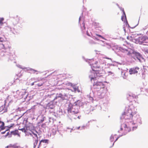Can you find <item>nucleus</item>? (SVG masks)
Segmentation results:
<instances>
[{
  "mask_svg": "<svg viewBox=\"0 0 148 148\" xmlns=\"http://www.w3.org/2000/svg\"><path fill=\"white\" fill-rule=\"evenodd\" d=\"M11 133L12 134L14 135H18V136H20L19 134H18V132L17 130H15V131L11 132Z\"/></svg>",
  "mask_w": 148,
  "mask_h": 148,
  "instance_id": "nucleus-16",
  "label": "nucleus"
},
{
  "mask_svg": "<svg viewBox=\"0 0 148 148\" xmlns=\"http://www.w3.org/2000/svg\"><path fill=\"white\" fill-rule=\"evenodd\" d=\"M140 71L139 68L135 67L129 69V72L130 75L137 74Z\"/></svg>",
  "mask_w": 148,
  "mask_h": 148,
  "instance_id": "nucleus-9",
  "label": "nucleus"
},
{
  "mask_svg": "<svg viewBox=\"0 0 148 148\" xmlns=\"http://www.w3.org/2000/svg\"><path fill=\"white\" fill-rule=\"evenodd\" d=\"M93 86L95 88L97 89L103 88L105 86L102 82H94Z\"/></svg>",
  "mask_w": 148,
  "mask_h": 148,
  "instance_id": "nucleus-7",
  "label": "nucleus"
},
{
  "mask_svg": "<svg viewBox=\"0 0 148 148\" xmlns=\"http://www.w3.org/2000/svg\"><path fill=\"white\" fill-rule=\"evenodd\" d=\"M14 148H19V147H14Z\"/></svg>",
  "mask_w": 148,
  "mask_h": 148,
  "instance_id": "nucleus-37",
  "label": "nucleus"
},
{
  "mask_svg": "<svg viewBox=\"0 0 148 148\" xmlns=\"http://www.w3.org/2000/svg\"><path fill=\"white\" fill-rule=\"evenodd\" d=\"M72 115V116H71V117L73 118V119H76V117L75 116V114H71Z\"/></svg>",
  "mask_w": 148,
  "mask_h": 148,
  "instance_id": "nucleus-25",
  "label": "nucleus"
},
{
  "mask_svg": "<svg viewBox=\"0 0 148 148\" xmlns=\"http://www.w3.org/2000/svg\"><path fill=\"white\" fill-rule=\"evenodd\" d=\"M131 53L130 52H128V53H127V54L128 55H130V54H131Z\"/></svg>",
  "mask_w": 148,
  "mask_h": 148,
  "instance_id": "nucleus-32",
  "label": "nucleus"
},
{
  "mask_svg": "<svg viewBox=\"0 0 148 148\" xmlns=\"http://www.w3.org/2000/svg\"><path fill=\"white\" fill-rule=\"evenodd\" d=\"M19 130L25 133L26 136L34 138L37 137L38 133L35 130H31L28 127H25L23 128L19 129Z\"/></svg>",
  "mask_w": 148,
  "mask_h": 148,
  "instance_id": "nucleus-4",
  "label": "nucleus"
},
{
  "mask_svg": "<svg viewBox=\"0 0 148 148\" xmlns=\"http://www.w3.org/2000/svg\"><path fill=\"white\" fill-rule=\"evenodd\" d=\"M125 51H127V50H126V49H125Z\"/></svg>",
  "mask_w": 148,
  "mask_h": 148,
  "instance_id": "nucleus-40",
  "label": "nucleus"
},
{
  "mask_svg": "<svg viewBox=\"0 0 148 148\" xmlns=\"http://www.w3.org/2000/svg\"><path fill=\"white\" fill-rule=\"evenodd\" d=\"M4 20V18H0V23L1 24V25H2V24H3V21Z\"/></svg>",
  "mask_w": 148,
  "mask_h": 148,
  "instance_id": "nucleus-23",
  "label": "nucleus"
},
{
  "mask_svg": "<svg viewBox=\"0 0 148 148\" xmlns=\"http://www.w3.org/2000/svg\"><path fill=\"white\" fill-rule=\"evenodd\" d=\"M68 111L69 113V115H71V114H76V113H75V110L74 108H71V107H69V106L68 108Z\"/></svg>",
  "mask_w": 148,
  "mask_h": 148,
  "instance_id": "nucleus-10",
  "label": "nucleus"
},
{
  "mask_svg": "<svg viewBox=\"0 0 148 148\" xmlns=\"http://www.w3.org/2000/svg\"><path fill=\"white\" fill-rule=\"evenodd\" d=\"M92 70L93 72L89 76L91 81L92 80H96L98 77H102L103 71L101 68L99 66L95 67L94 66Z\"/></svg>",
  "mask_w": 148,
  "mask_h": 148,
  "instance_id": "nucleus-3",
  "label": "nucleus"
},
{
  "mask_svg": "<svg viewBox=\"0 0 148 148\" xmlns=\"http://www.w3.org/2000/svg\"><path fill=\"white\" fill-rule=\"evenodd\" d=\"M136 110L132 105L127 106H126L124 112L122 114L121 118L125 120L126 123H130V125H140L142 124V121L139 115L137 114Z\"/></svg>",
  "mask_w": 148,
  "mask_h": 148,
  "instance_id": "nucleus-1",
  "label": "nucleus"
},
{
  "mask_svg": "<svg viewBox=\"0 0 148 148\" xmlns=\"http://www.w3.org/2000/svg\"><path fill=\"white\" fill-rule=\"evenodd\" d=\"M33 138L35 139V140H34V148H35V147H36L37 145L38 144V136H37V137H35L34 138Z\"/></svg>",
  "mask_w": 148,
  "mask_h": 148,
  "instance_id": "nucleus-14",
  "label": "nucleus"
},
{
  "mask_svg": "<svg viewBox=\"0 0 148 148\" xmlns=\"http://www.w3.org/2000/svg\"><path fill=\"white\" fill-rule=\"evenodd\" d=\"M72 130V129H71V131H70V132H71V130Z\"/></svg>",
  "mask_w": 148,
  "mask_h": 148,
  "instance_id": "nucleus-42",
  "label": "nucleus"
},
{
  "mask_svg": "<svg viewBox=\"0 0 148 148\" xmlns=\"http://www.w3.org/2000/svg\"><path fill=\"white\" fill-rule=\"evenodd\" d=\"M69 106V107H71V108H73L75 109V113H78V106L77 105V102H70Z\"/></svg>",
  "mask_w": 148,
  "mask_h": 148,
  "instance_id": "nucleus-8",
  "label": "nucleus"
},
{
  "mask_svg": "<svg viewBox=\"0 0 148 148\" xmlns=\"http://www.w3.org/2000/svg\"><path fill=\"white\" fill-rule=\"evenodd\" d=\"M82 25H83V29H85V24L84 23H82Z\"/></svg>",
  "mask_w": 148,
  "mask_h": 148,
  "instance_id": "nucleus-29",
  "label": "nucleus"
},
{
  "mask_svg": "<svg viewBox=\"0 0 148 148\" xmlns=\"http://www.w3.org/2000/svg\"><path fill=\"white\" fill-rule=\"evenodd\" d=\"M26 92L25 90H22L19 92V95L21 98L23 97V96L26 94Z\"/></svg>",
  "mask_w": 148,
  "mask_h": 148,
  "instance_id": "nucleus-13",
  "label": "nucleus"
},
{
  "mask_svg": "<svg viewBox=\"0 0 148 148\" xmlns=\"http://www.w3.org/2000/svg\"><path fill=\"white\" fill-rule=\"evenodd\" d=\"M136 42L137 43L139 44H142L144 43H148V37L144 36L139 37L136 39Z\"/></svg>",
  "mask_w": 148,
  "mask_h": 148,
  "instance_id": "nucleus-5",
  "label": "nucleus"
},
{
  "mask_svg": "<svg viewBox=\"0 0 148 148\" xmlns=\"http://www.w3.org/2000/svg\"><path fill=\"white\" fill-rule=\"evenodd\" d=\"M87 35H88V36H90L89 35V34L88 33V32H87Z\"/></svg>",
  "mask_w": 148,
  "mask_h": 148,
  "instance_id": "nucleus-35",
  "label": "nucleus"
},
{
  "mask_svg": "<svg viewBox=\"0 0 148 148\" xmlns=\"http://www.w3.org/2000/svg\"><path fill=\"white\" fill-rule=\"evenodd\" d=\"M89 42L90 43H93L94 42L93 40H90L89 41Z\"/></svg>",
  "mask_w": 148,
  "mask_h": 148,
  "instance_id": "nucleus-28",
  "label": "nucleus"
},
{
  "mask_svg": "<svg viewBox=\"0 0 148 148\" xmlns=\"http://www.w3.org/2000/svg\"><path fill=\"white\" fill-rule=\"evenodd\" d=\"M67 96L66 95H63L61 94H59L58 96H57L56 97L54 98L53 101L55 100H57L56 101H62L64 99H67Z\"/></svg>",
  "mask_w": 148,
  "mask_h": 148,
  "instance_id": "nucleus-6",
  "label": "nucleus"
},
{
  "mask_svg": "<svg viewBox=\"0 0 148 148\" xmlns=\"http://www.w3.org/2000/svg\"><path fill=\"white\" fill-rule=\"evenodd\" d=\"M9 43L8 41H6L4 44L2 45L3 47L2 48L4 49H6L8 48H10L9 46Z\"/></svg>",
  "mask_w": 148,
  "mask_h": 148,
  "instance_id": "nucleus-11",
  "label": "nucleus"
},
{
  "mask_svg": "<svg viewBox=\"0 0 148 148\" xmlns=\"http://www.w3.org/2000/svg\"><path fill=\"white\" fill-rule=\"evenodd\" d=\"M48 141V140H46V139L42 140L40 141V143H39V145H40V144H41V143H47Z\"/></svg>",
  "mask_w": 148,
  "mask_h": 148,
  "instance_id": "nucleus-18",
  "label": "nucleus"
},
{
  "mask_svg": "<svg viewBox=\"0 0 148 148\" xmlns=\"http://www.w3.org/2000/svg\"><path fill=\"white\" fill-rule=\"evenodd\" d=\"M121 19L123 21H125V20L126 19V16H121Z\"/></svg>",
  "mask_w": 148,
  "mask_h": 148,
  "instance_id": "nucleus-21",
  "label": "nucleus"
},
{
  "mask_svg": "<svg viewBox=\"0 0 148 148\" xmlns=\"http://www.w3.org/2000/svg\"><path fill=\"white\" fill-rule=\"evenodd\" d=\"M80 128V127H76L75 128L77 129V130H78L79 129V128Z\"/></svg>",
  "mask_w": 148,
  "mask_h": 148,
  "instance_id": "nucleus-31",
  "label": "nucleus"
},
{
  "mask_svg": "<svg viewBox=\"0 0 148 148\" xmlns=\"http://www.w3.org/2000/svg\"><path fill=\"white\" fill-rule=\"evenodd\" d=\"M44 84V82H42V83H38L37 84V85L38 86H42V85L43 84Z\"/></svg>",
  "mask_w": 148,
  "mask_h": 148,
  "instance_id": "nucleus-27",
  "label": "nucleus"
},
{
  "mask_svg": "<svg viewBox=\"0 0 148 148\" xmlns=\"http://www.w3.org/2000/svg\"><path fill=\"white\" fill-rule=\"evenodd\" d=\"M5 132H6V131H5V132H2V134H4L5 133Z\"/></svg>",
  "mask_w": 148,
  "mask_h": 148,
  "instance_id": "nucleus-36",
  "label": "nucleus"
},
{
  "mask_svg": "<svg viewBox=\"0 0 148 148\" xmlns=\"http://www.w3.org/2000/svg\"><path fill=\"white\" fill-rule=\"evenodd\" d=\"M34 85V83H33L32 84V85Z\"/></svg>",
  "mask_w": 148,
  "mask_h": 148,
  "instance_id": "nucleus-39",
  "label": "nucleus"
},
{
  "mask_svg": "<svg viewBox=\"0 0 148 148\" xmlns=\"http://www.w3.org/2000/svg\"><path fill=\"white\" fill-rule=\"evenodd\" d=\"M96 35L97 36H99V37H100L101 38H102L103 39H105V38L102 36L101 35L98 34H96Z\"/></svg>",
  "mask_w": 148,
  "mask_h": 148,
  "instance_id": "nucleus-24",
  "label": "nucleus"
},
{
  "mask_svg": "<svg viewBox=\"0 0 148 148\" xmlns=\"http://www.w3.org/2000/svg\"><path fill=\"white\" fill-rule=\"evenodd\" d=\"M4 41V38L2 37H0V42H3Z\"/></svg>",
  "mask_w": 148,
  "mask_h": 148,
  "instance_id": "nucleus-26",
  "label": "nucleus"
},
{
  "mask_svg": "<svg viewBox=\"0 0 148 148\" xmlns=\"http://www.w3.org/2000/svg\"><path fill=\"white\" fill-rule=\"evenodd\" d=\"M81 116H78V117H77V118L79 119H80V117Z\"/></svg>",
  "mask_w": 148,
  "mask_h": 148,
  "instance_id": "nucleus-34",
  "label": "nucleus"
},
{
  "mask_svg": "<svg viewBox=\"0 0 148 148\" xmlns=\"http://www.w3.org/2000/svg\"><path fill=\"white\" fill-rule=\"evenodd\" d=\"M85 127V126H83L81 127V130L84 129V128Z\"/></svg>",
  "mask_w": 148,
  "mask_h": 148,
  "instance_id": "nucleus-30",
  "label": "nucleus"
},
{
  "mask_svg": "<svg viewBox=\"0 0 148 148\" xmlns=\"http://www.w3.org/2000/svg\"><path fill=\"white\" fill-rule=\"evenodd\" d=\"M67 129H69V128H67Z\"/></svg>",
  "mask_w": 148,
  "mask_h": 148,
  "instance_id": "nucleus-45",
  "label": "nucleus"
},
{
  "mask_svg": "<svg viewBox=\"0 0 148 148\" xmlns=\"http://www.w3.org/2000/svg\"><path fill=\"white\" fill-rule=\"evenodd\" d=\"M119 138V137H117L116 139L115 140V141L114 142H116L118 139V138Z\"/></svg>",
  "mask_w": 148,
  "mask_h": 148,
  "instance_id": "nucleus-33",
  "label": "nucleus"
},
{
  "mask_svg": "<svg viewBox=\"0 0 148 148\" xmlns=\"http://www.w3.org/2000/svg\"><path fill=\"white\" fill-rule=\"evenodd\" d=\"M114 136H115V135H112L111 136L110 140L111 142H112L113 140Z\"/></svg>",
  "mask_w": 148,
  "mask_h": 148,
  "instance_id": "nucleus-22",
  "label": "nucleus"
},
{
  "mask_svg": "<svg viewBox=\"0 0 148 148\" xmlns=\"http://www.w3.org/2000/svg\"><path fill=\"white\" fill-rule=\"evenodd\" d=\"M114 142L112 144V146L114 145Z\"/></svg>",
  "mask_w": 148,
  "mask_h": 148,
  "instance_id": "nucleus-41",
  "label": "nucleus"
},
{
  "mask_svg": "<svg viewBox=\"0 0 148 148\" xmlns=\"http://www.w3.org/2000/svg\"><path fill=\"white\" fill-rule=\"evenodd\" d=\"M9 147L8 146H7V147Z\"/></svg>",
  "mask_w": 148,
  "mask_h": 148,
  "instance_id": "nucleus-44",
  "label": "nucleus"
},
{
  "mask_svg": "<svg viewBox=\"0 0 148 148\" xmlns=\"http://www.w3.org/2000/svg\"><path fill=\"white\" fill-rule=\"evenodd\" d=\"M124 14L125 15V12H124Z\"/></svg>",
  "mask_w": 148,
  "mask_h": 148,
  "instance_id": "nucleus-46",
  "label": "nucleus"
},
{
  "mask_svg": "<svg viewBox=\"0 0 148 148\" xmlns=\"http://www.w3.org/2000/svg\"><path fill=\"white\" fill-rule=\"evenodd\" d=\"M80 17L79 18V21H80Z\"/></svg>",
  "mask_w": 148,
  "mask_h": 148,
  "instance_id": "nucleus-43",
  "label": "nucleus"
},
{
  "mask_svg": "<svg viewBox=\"0 0 148 148\" xmlns=\"http://www.w3.org/2000/svg\"><path fill=\"white\" fill-rule=\"evenodd\" d=\"M30 71H31L32 73H36V74H38V71L37 70H35L32 69H30L29 70Z\"/></svg>",
  "mask_w": 148,
  "mask_h": 148,
  "instance_id": "nucleus-17",
  "label": "nucleus"
},
{
  "mask_svg": "<svg viewBox=\"0 0 148 148\" xmlns=\"http://www.w3.org/2000/svg\"><path fill=\"white\" fill-rule=\"evenodd\" d=\"M11 98V97H10L9 96H8L7 98V100H5V101H8L9 102H11L12 101Z\"/></svg>",
  "mask_w": 148,
  "mask_h": 148,
  "instance_id": "nucleus-19",
  "label": "nucleus"
},
{
  "mask_svg": "<svg viewBox=\"0 0 148 148\" xmlns=\"http://www.w3.org/2000/svg\"><path fill=\"white\" fill-rule=\"evenodd\" d=\"M98 63V62L97 61L95 62V64H93L92 65V68H93L94 66H95V67H96V66H98L97 65V64Z\"/></svg>",
  "mask_w": 148,
  "mask_h": 148,
  "instance_id": "nucleus-20",
  "label": "nucleus"
},
{
  "mask_svg": "<svg viewBox=\"0 0 148 148\" xmlns=\"http://www.w3.org/2000/svg\"><path fill=\"white\" fill-rule=\"evenodd\" d=\"M54 107L53 105V102H49L47 104L46 106L47 108H50L51 109H53Z\"/></svg>",
  "mask_w": 148,
  "mask_h": 148,
  "instance_id": "nucleus-12",
  "label": "nucleus"
},
{
  "mask_svg": "<svg viewBox=\"0 0 148 148\" xmlns=\"http://www.w3.org/2000/svg\"><path fill=\"white\" fill-rule=\"evenodd\" d=\"M121 119H123V121L125 122V123L121 125L120 130L118 131V132L120 133L122 132L123 135H125L128 132H130L131 130V128H132V130H134L136 128V126H134L133 125H130V123H126L125 120L123 118Z\"/></svg>",
  "mask_w": 148,
  "mask_h": 148,
  "instance_id": "nucleus-2",
  "label": "nucleus"
},
{
  "mask_svg": "<svg viewBox=\"0 0 148 148\" xmlns=\"http://www.w3.org/2000/svg\"><path fill=\"white\" fill-rule=\"evenodd\" d=\"M9 133L8 132L7 133V135H6V136H7L8 135V133Z\"/></svg>",
  "mask_w": 148,
  "mask_h": 148,
  "instance_id": "nucleus-38",
  "label": "nucleus"
},
{
  "mask_svg": "<svg viewBox=\"0 0 148 148\" xmlns=\"http://www.w3.org/2000/svg\"><path fill=\"white\" fill-rule=\"evenodd\" d=\"M4 125V122L0 120V131L3 129V126Z\"/></svg>",
  "mask_w": 148,
  "mask_h": 148,
  "instance_id": "nucleus-15",
  "label": "nucleus"
}]
</instances>
